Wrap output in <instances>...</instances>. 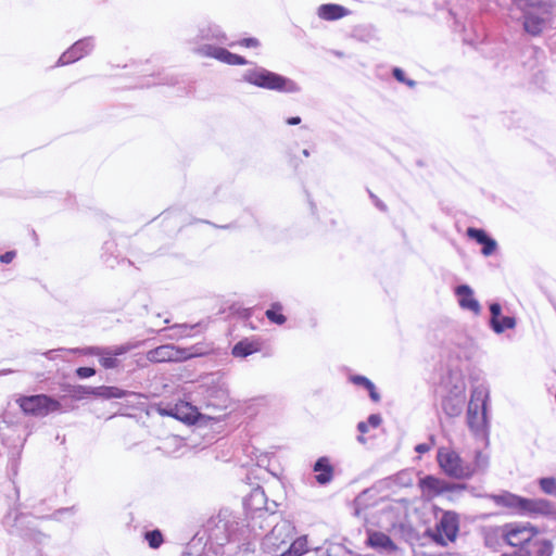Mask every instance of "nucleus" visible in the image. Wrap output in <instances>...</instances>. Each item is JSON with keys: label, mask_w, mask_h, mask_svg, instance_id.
<instances>
[{"label": "nucleus", "mask_w": 556, "mask_h": 556, "mask_svg": "<svg viewBox=\"0 0 556 556\" xmlns=\"http://www.w3.org/2000/svg\"><path fill=\"white\" fill-rule=\"evenodd\" d=\"M290 531L291 528L287 522L276 525L264 539L267 551H276L280 545L286 544L291 539Z\"/></svg>", "instance_id": "obj_10"}, {"label": "nucleus", "mask_w": 556, "mask_h": 556, "mask_svg": "<svg viewBox=\"0 0 556 556\" xmlns=\"http://www.w3.org/2000/svg\"><path fill=\"white\" fill-rule=\"evenodd\" d=\"M526 547L529 553H536L538 556H551L553 551V545L549 541L536 540L531 542L530 538L523 539V551Z\"/></svg>", "instance_id": "obj_21"}, {"label": "nucleus", "mask_w": 556, "mask_h": 556, "mask_svg": "<svg viewBox=\"0 0 556 556\" xmlns=\"http://www.w3.org/2000/svg\"><path fill=\"white\" fill-rule=\"evenodd\" d=\"M522 531H523V533L529 531L531 533V535H534L538 532L534 527L526 526V525H523Z\"/></svg>", "instance_id": "obj_48"}, {"label": "nucleus", "mask_w": 556, "mask_h": 556, "mask_svg": "<svg viewBox=\"0 0 556 556\" xmlns=\"http://www.w3.org/2000/svg\"><path fill=\"white\" fill-rule=\"evenodd\" d=\"M92 48L93 43L91 38L80 39L59 58L58 65H66L78 61L84 55L88 54Z\"/></svg>", "instance_id": "obj_9"}, {"label": "nucleus", "mask_w": 556, "mask_h": 556, "mask_svg": "<svg viewBox=\"0 0 556 556\" xmlns=\"http://www.w3.org/2000/svg\"><path fill=\"white\" fill-rule=\"evenodd\" d=\"M127 394H128L127 391L122 390L117 387L100 386V387H94V390H93V396L101 397L104 400L122 399V397H125Z\"/></svg>", "instance_id": "obj_22"}, {"label": "nucleus", "mask_w": 556, "mask_h": 556, "mask_svg": "<svg viewBox=\"0 0 556 556\" xmlns=\"http://www.w3.org/2000/svg\"><path fill=\"white\" fill-rule=\"evenodd\" d=\"M18 404L25 414L37 417L47 416L49 413L61 408L59 401L45 394L21 397Z\"/></svg>", "instance_id": "obj_4"}, {"label": "nucleus", "mask_w": 556, "mask_h": 556, "mask_svg": "<svg viewBox=\"0 0 556 556\" xmlns=\"http://www.w3.org/2000/svg\"><path fill=\"white\" fill-rule=\"evenodd\" d=\"M303 155H304V156H308V155H309L308 150L304 149V150H303Z\"/></svg>", "instance_id": "obj_51"}, {"label": "nucleus", "mask_w": 556, "mask_h": 556, "mask_svg": "<svg viewBox=\"0 0 556 556\" xmlns=\"http://www.w3.org/2000/svg\"><path fill=\"white\" fill-rule=\"evenodd\" d=\"M243 80L260 88L286 93H295L301 90L292 79L270 72L264 67H255L244 72Z\"/></svg>", "instance_id": "obj_1"}, {"label": "nucleus", "mask_w": 556, "mask_h": 556, "mask_svg": "<svg viewBox=\"0 0 556 556\" xmlns=\"http://www.w3.org/2000/svg\"><path fill=\"white\" fill-rule=\"evenodd\" d=\"M309 551L307 535L295 539L285 552L288 556H303Z\"/></svg>", "instance_id": "obj_24"}, {"label": "nucleus", "mask_w": 556, "mask_h": 556, "mask_svg": "<svg viewBox=\"0 0 556 556\" xmlns=\"http://www.w3.org/2000/svg\"><path fill=\"white\" fill-rule=\"evenodd\" d=\"M352 381H353V383H355L357 386H363L364 388H368V387L371 388V383H372L368 378H366L364 376H353Z\"/></svg>", "instance_id": "obj_36"}, {"label": "nucleus", "mask_w": 556, "mask_h": 556, "mask_svg": "<svg viewBox=\"0 0 556 556\" xmlns=\"http://www.w3.org/2000/svg\"><path fill=\"white\" fill-rule=\"evenodd\" d=\"M457 516L453 513H445L437 526L435 540L441 544H445V540L453 542L457 536Z\"/></svg>", "instance_id": "obj_7"}, {"label": "nucleus", "mask_w": 556, "mask_h": 556, "mask_svg": "<svg viewBox=\"0 0 556 556\" xmlns=\"http://www.w3.org/2000/svg\"><path fill=\"white\" fill-rule=\"evenodd\" d=\"M456 295L459 298L458 303L463 309H468L479 315L481 312V305L473 298V291L468 285H460L455 289Z\"/></svg>", "instance_id": "obj_13"}, {"label": "nucleus", "mask_w": 556, "mask_h": 556, "mask_svg": "<svg viewBox=\"0 0 556 556\" xmlns=\"http://www.w3.org/2000/svg\"><path fill=\"white\" fill-rule=\"evenodd\" d=\"M194 354L188 353L184 349L176 348L173 344L160 345L147 353V358L152 363L180 362Z\"/></svg>", "instance_id": "obj_5"}, {"label": "nucleus", "mask_w": 556, "mask_h": 556, "mask_svg": "<svg viewBox=\"0 0 556 556\" xmlns=\"http://www.w3.org/2000/svg\"><path fill=\"white\" fill-rule=\"evenodd\" d=\"M169 415L174 416L175 418L180 419V420H189V418L187 416H182V415L179 414V408L178 407L175 408V412L172 410L169 413Z\"/></svg>", "instance_id": "obj_45"}, {"label": "nucleus", "mask_w": 556, "mask_h": 556, "mask_svg": "<svg viewBox=\"0 0 556 556\" xmlns=\"http://www.w3.org/2000/svg\"><path fill=\"white\" fill-rule=\"evenodd\" d=\"M539 484L541 490L548 495L556 496V479L548 477V478H541L539 480Z\"/></svg>", "instance_id": "obj_28"}, {"label": "nucleus", "mask_w": 556, "mask_h": 556, "mask_svg": "<svg viewBox=\"0 0 556 556\" xmlns=\"http://www.w3.org/2000/svg\"><path fill=\"white\" fill-rule=\"evenodd\" d=\"M96 374V370L91 367H79L76 369V375L81 378H89Z\"/></svg>", "instance_id": "obj_35"}, {"label": "nucleus", "mask_w": 556, "mask_h": 556, "mask_svg": "<svg viewBox=\"0 0 556 556\" xmlns=\"http://www.w3.org/2000/svg\"><path fill=\"white\" fill-rule=\"evenodd\" d=\"M370 427L372 428H377L381 425L382 422V418L379 414H371L367 421H366Z\"/></svg>", "instance_id": "obj_37"}, {"label": "nucleus", "mask_w": 556, "mask_h": 556, "mask_svg": "<svg viewBox=\"0 0 556 556\" xmlns=\"http://www.w3.org/2000/svg\"><path fill=\"white\" fill-rule=\"evenodd\" d=\"M94 387H86V386H77L74 389V396L77 399H84L88 396H93Z\"/></svg>", "instance_id": "obj_32"}, {"label": "nucleus", "mask_w": 556, "mask_h": 556, "mask_svg": "<svg viewBox=\"0 0 556 556\" xmlns=\"http://www.w3.org/2000/svg\"><path fill=\"white\" fill-rule=\"evenodd\" d=\"M368 544L377 551L387 553H391L397 549L396 545L391 540V538L386 533L379 531L369 534Z\"/></svg>", "instance_id": "obj_17"}, {"label": "nucleus", "mask_w": 556, "mask_h": 556, "mask_svg": "<svg viewBox=\"0 0 556 556\" xmlns=\"http://www.w3.org/2000/svg\"><path fill=\"white\" fill-rule=\"evenodd\" d=\"M199 52L205 56L215 58V59H217L224 63L230 64V65H244V64L249 63L243 56L231 53L224 48H216L213 46H203L202 48L199 49Z\"/></svg>", "instance_id": "obj_12"}, {"label": "nucleus", "mask_w": 556, "mask_h": 556, "mask_svg": "<svg viewBox=\"0 0 556 556\" xmlns=\"http://www.w3.org/2000/svg\"><path fill=\"white\" fill-rule=\"evenodd\" d=\"M314 471L317 472L316 481L321 485L328 484L333 479V467L327 457H320L316 460Z\"/></svg>", "instance_id": "obj_18"}, {"label": "nucleus", "mask_w": 556, "mask_h": 556, "mask_svg": "<svg viewBox=\"0 0 556 556\" xmlns=\"http://www.w3.org/2000/svg\"><path fill=\"white\" fill-rule=\"evenodd\" d=\"M97 356L99 357L100 364L106 369L116 368L119 364V361L111 354L103 353Z\"/></svg>", "instance_id": "obj_30"}, {"label": "nucleus", "mask_w": 556, "mask_h": 556, "mask_svg": "<svg viewBox=\"0 0 556 556\" xmlns=\"http://www.w3.org/2000/svg\"><path fill=\"white\" fill-rule=\"evenodd\" d=\"M230 403L228 393L223 390H213L210 392L206 400V408L212 409L214 413L225 412Z\"/></svg>", "instance_id": "obj_15"}, {"label": "nucleus", "mask_w": 556, "mask_h": 556, "mask_svg": "<svg viewBox=\"0 0 556 556\" xmlns=\"http://www.w3.org/2000/svg\"><path fill=\"white\" fill-rule=\"evenodd\" d=\"M282 306L279 303L273 304L270 309H267L265 315L266 317L277 325H282L286 321V317L282 314H278L277 311H281Z\"/></svg>", "instance_id": "obj_26"}, {"label": "nucleus", "mask_w": 556, "mask_h": 556, "mask_svg": "<svg viewBox=\"0 0 556 556\" xmlns=\"http://www.w3.org/2000/svg\"><path fill=\"white\" fill-rule=\"evenodd\" d=\"M506 542L511 546L521 545V530L519 528L511 529L504 533Z\"/></svg>", "instance_id": "obj_29"}, {"label": "nucleus", "mask_w": 556, "mask_h": 556, "mask_svg": "<svg viewBox=\"0 0 556 556\" xmlns=\"http://www.w3.org/2000/svg\"><path fill=\"white\" fill-rule=\"evenodd\" d=\"M486 497L493 501L497 506L507 509L521 508V497L507 491H503L498 494H490L486 495Z\"/></svg>", "instance_id": "obj_19"}, {"label": "nucleus", "mask_w": 556, "mask_h": 556, "mask_svg": "<svg viewBox=\"0 0 556 556\" xmlns=\"http://www.w3.org/2000/svg\"><path fill=\"white\" fill-rule=\"evenodd\" d=\"M539 13L534 14L529 10L523 9V29L532 35L539 34L551 13V7L546 3H540Z\"/></svg>", "instance_id": "obj_6"}, {"label": "nucleus", "mask_w": 556, "mask_h": 556, "mask_svg": "<svg viewBox=\"0 0 556 556\" xmlns=\"http://www.w3.org/2000/svg\"><path fill=\"white\" fill-rule=\"evenodd\" d=\"M515 556H520L519 552H515Z\"/></svg>", "instance_id": "obj_52"}, {"label": "nucleus", "mask_w": 556, "mask_h": 556, "mask_svg": "<svg viewBox=\"0 0 556 556\" xmlns=\"http://www.w3.org/2000/svg\"><path fill=\"white\" fill-rule=\"evenodd\" d=\"M404 84H406V85H407V86H409V87H414V86L416 85L415 80L406 79V78H405Z\"/></svg>", "instance_id": "obj_49"}, {"label": "nucleus", "mask_w": 556, "mask_h": 556, "mask_svg": "<svg viewBox=\"0 0 556 556\" xmlns=\"http://www.w3.org/2000/svg\"><path fill=\"white\" fill-rule=\"evenodd\" d=\"M349 11L342 5L328 3L318 8V16L326 21H336L348 15Z\"/></svg>", "instance_id": "obj_20"}, {"label": "nucleus", "mask_w": 556, "mask_h": 556, "mask_svg": "<svg viewBox=\"0 0 556 556\" xmlns=\"http://www.w3.org/2000/svg\"><path fill=\"white\" fill-rule=\"evenodd\" d=\"M553 513H554V507L547 500L523 498V514L547 516V515H552Z\"/></svg>", "instance_id": "obj_16"}, {"label": "nucleus", "mask_w": 556, "mask_h": 556, "mask_svg": "<svg viewBox=\"0 0 556 556\" xmlns=\"http://www.w3.org/2000/svg\"><path fill=\"white\" fill-rule=\"evenodd\" d=\"M289 125H298L301 123V118L299 116L290 117L287 119Z\"/></svg>", "instance_id": "obj_47"}, {"label": "nucleus", "mask_w": 556, "mask_h": 556, "mask_svg": "<svg viewBox=\"0 0 556 556\" xmlns=\"http://www.w3.org/2000/svg\"><path fill=\"white\" fill-rule=\"evenodd\" d=\"M144 539L147 540L149 546L154 549L159 548L164 541L160 530H152L146 532Z\"/></svg>", "instance_id": "obj_27"}, {"label": "nucleus", "mask_w": 556, "mask_h": 556, "mask_svg": "<svg viewBox=\"0 0 556 556\" xmlns=\"http://www.w3.org/2000/svg\"><path fill=\"white\" fill-rule=\"evenodd\" d=\"M419 486L428 496H437L450 491L448 484L444 480L433 476H426L420 479Z\"/></svg>", "instance_id": "obj_14"}, {"label": "nucleus", "mask_w": 556, "mask_h": 556, "mask_svg": "<svg viewBox=\"0 0 556 556\" xmlns=\"http://www.w3.org/2000/svg\"><path fill=\"white\" fill-rule=\"evenodd\" d=\"M465 405V386H455L454 390L451 391L442 400V409L448 417L459 416Z\"/></svg>", "instance_id": "obj_8"}, {"label": "nucleus", "mask_w": 556, "mask_h": 556, "mask_svg": "<svg viewBox=\"0 0 556 556\" xmlns=\"http://www.w3.org/2000/svg\"><path fill=\"white\" fill-rule=\"evenodd\" d=\"M488 457L484 456L481 452H478L476 455V465L472 466L475 470L478 469H484L488 466Z\"/></svg>", "instance_id": "obj_34"}, {"label": "nucleus", "mask_w": 556, "mask_h": 556, "mask_svg": "<svg viewBox=\"0 0 556 556\" xmlns=\"http://www.w3.org/2000/svg\"><path fill=\"white\" fill-rule=\"evenodd\" d=\"M132 349H134V345L129 344V343L113 346V348L92 346V348H89V353L92 355H101L103 353H106V354H111L114 357H116V356L124 355V354L128 353Z\"/></svg>", "instance_id": "obj_23"}, {"label": "nucleus", "mask_w": 556, "mask_h": 556, "mask_svg": "<svg viewBox=\"0 0 556 556\" xmlns=\"http://www.w3.org/2000/svg\"><path fill=\"white\" fill-rule=\"evenodd\" d=\"M482 245H483V248H482L481 252H482V254L484 256L492 255L495 252L496 248H497L496 241L494 239L490 238V237L488 238V240Z\"/></svg>", "instance_id": "obj_33"}, {"label": "nucleus", "mask_w": 556, "mask_h": 556, "mask_svg": "<svg viewBox=\"0 0 556 556\" xmlns=\"http://www.w3.org/2000/svg\"><path fill=\"white\" fill-rule=\"evenodd\" d=\"M490 327L495 333H502L506 329H513L517 325L515 317L502 316V307L498 303L490 305Z\"/></svg>", "instance_id": "obj_11"}, {"label": "nucleus", "mask_w": 556, "mask_h": 556, "mask_svg": "<svg viewBox=\"0 0 556 556\" xmlns=\"http://www.w3.org/2000/svg\"><path fill=\"white\" fill-rule=\"evenodd\" d=\"M369 391V396L374 402L380 401V394L377 392L376 387L374 383H371V388H366Z\"/></svg>", "instance_id": "obj_41"}, {"label": "nucleus", "mask_w": 556, "mask_h": 556, "mask_svg": "<svg viewBox=\"0 0 556 556\" xmlns=\"http://www.w3.org/2000/svg\"><path fill=\"white\" fill-rule=\"evenodd\" d=\"M368 427H369V425L366 421H361L357 425V430L361 433H366L368 431Z\"/></svg>", "instance_id": "obj_46"}, {"label": "nucleus", "mask_w": 556, "mask_h": 556, "mask_svg": "<svg viewBox=\"0 0 556 556\" xmlns=\"http://www.w3.org/2000/svg\"><path fill=\"white\" fill-rule=\"evenodd\" d=\"M393 76L401 83H404L405 81V75H404V72L399 68V67H395L393 70Z\"/></svg>", "instance_id": "obj_44"}, {"label": "nucleus", "mask_w": 556, "mask_h": 556, "mask_svg": "<svg viewBox=\"0 0 556 556\" xmlns=\"http://www.w3.org/2000/svg\"><path fill=\"white\" fill-rule=\"evenodd\" d=\"M467 236L470 239L476 240L480 244H483L489 238V236L485 233L484 230L478 229V228H472V227H469L467 229Z\"/></svg>", "instance_id": "obj_31"}, {"label": "nucleus", "mask_w": 556, "mask_h": 556, "mask_svg": "<svg viewBox=\"0 0 556 556\" xmlns=\"http://www.w3.org/2000/svg\"><path fill=\"white\" fill-rule=\"evenodd\" d=\"M369 197L374 201L375 205L382 212L387 211V205L371 191H369Z\"/></svg>", "instance_id": "obj_39"}, {"label": "nucleus", "mask_w": 556, "mask_h": 556, "mask_svg": "<svg viewBox=\"0 0 556 556\" xmlns=\"http://www.w3.org/2000/svg\"><path fill=\"white\" fill-rule=\"evenodd\" d=\"M357 441L361 442V443H365L366 442V439L363 437V435H359L357 438Z\"/></svg>", "instance_id": "obj_50"}, {"label": "nucleus", "mask_w": 556, "mask_h": 556, "mask_svg": "<svg viewBox=\"0 0 556 556\" xmlns=\"http://www.w3.org/2000/svg\"><path fill=\"white\" fill-rule=\"evenodd\" d=\"M438 462L447 476L456 479H468L475 473L471 465L464 463L455 451L448 448H440Z\"/></svg>", "instance_id": "obj_3"}, {"label": "nucleus", "mask_w": 556, "mask_h": 556, "mask_svg": "<svg viewBox=\"0 0 556 556\" xmlns=\"http://www.w3.org/2000/svg\"><path fill=\"white\" fill-rule=\"evenodd\" d=\"M433 444H434L433 439H431V443H421V444L416 445L415 451L419 454L427 453L431 450Z\"/></svg>", "instance_id": "obj_38"}, {"label": "nucleus", "mask_w": 556, "mask_h": 556, "mask_svg": "<svg viewBox=\"0 0 556 556\" xmlns=\"http://www.w3.org/2000/svg\"><path fill=\"white\" fill-rule=\"evenodd\" d=\"M489 388L484 384L473 387L467 409V424L475 433L483 432L488 418Z\"/></svg>", "instance_id": "obj_2"}, {"label": "nucleus", "mask_w": 556, "mask_h": 556, "mask_svg": "<svg viewBox=\"0 0 556 556\" xmlns=\"http://www.w3.org/2000/svg\"><path fill=\"white\" fill-rule=\"evenodd\" d=\"M207 39H217V40H222L225 38V35L220 31L219 28H215L214 31L212 33L211 36H205Z\"/></svg>", "instance_id": "obj_43"}, {"label": "nucleus", "mask_w": 556, "mask_h": 556, "mask_svg": "<svg viewBox=\"0 0 556 556\" xmlns=\"http://www.w3.org/2000/svg\"><path fill=\"white\" fill-rule=\"evenodd\" d=\"M14 257H15V252L9 251L0 256V261L4 264H9L13 261Z\"/></svg>", "instance_id": "obj_40"}, {"label": "nucleus", "mask_w": 556, "mask_h": 556, "mask_svg": "<svg viewBox=\"0 0 556 556\" xmlns=\"http://www.w3.org/2000/svg\"><path fill=\"white\" fill-rule=\"evenodd\" d=\"M256 350L253 348V344L247 341L238 342L232 349V355L236 357H245L251 355Z\"/></svg>", "instance_id": "obj_25"}, {"label": "nucleus", "mask_w": 556, "mask_h": 556, "mask_svg": "<svg viewBox=\"0 0 556 556\" xmlns=\"http://www.w3.org/2000/svg\"><path fill=\"white\" fill-rule=\"evenodd\" d=\"M241 45L248 47V48H254L260 45L258 40L256 38H245L241 41Z\"/></svg>", "instance_id": "obj_42"}]
</instances>
